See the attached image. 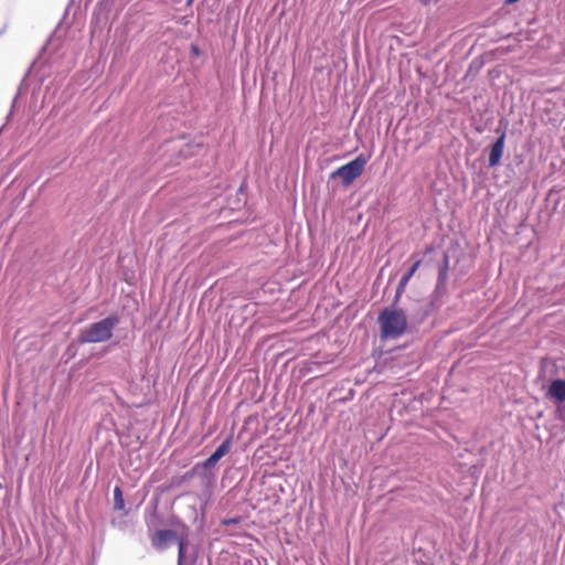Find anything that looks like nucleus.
I'll list each match as a JSON object with an SVG mask.
<instances>
[{
  "label": "nucleus",
  "mask_w": 565,
  "mask_h": 565,
  "mask_svg": "<svg viewBox=\"0 0 565 565\" xmlns=\"http://www.w3.org/2000/svg\"><path fill=\"white\" fill-rule=\"evenodd\" d=\"M199 548L188 539L179 541L178 565H201L198 561Z\"/></svg>",
  "instance_id": "20e7f679"
},
{
  "label": "nucleus",
  "mask_w": 565,
  "mask_h": 565,
  "mask_svg": "<svg viewBox=\"0 0 565 565\" xmlns=\"http://www.w3.org/2000/svg\"><path fill=\"white\" fill-rule=\"evenodd\" d=\"M505 132H502L492 145L489 153V167L493 168L500 164L504 151Z\"/></svg>",
  "instance_id": "0eeeda50"
},
{
  "label": "nucleus",
  "mask_w": 565,
  "mask_h": 565,
  "mask_svg": "<svg viewBox=\"0 0 565 565\" xmlns=\"http://www.w3.org/2000/svg\"><path fill=\"white\" fill-rule=\"evenodd\" d=\"M119 323L118 315H110L105 319L89 324L79 335L82 342L97 343L104 342L111 338L113 330Z\"/></svg>",
  "instance_id": "f03ea898"
},
{
  "label": "nucleus",
  "mask_w": 565,
  "mask_h": 565,
  "mask_svg": "<svg viewBox=\"0 0 565 565\" xmlns=\"http://www.w3.org/2000/svg\"><path fill=\"white\" fill-rule=\"evenodd\" d=\"M150 539L154 548L163 551L171 544L177 543L179 545V541L182 537H179L178 533L173 530H158L151 534Z\"/></svg>",
  "instance_id": "39448f33"
},
{
  "label": "nucleus",
  "mask_w": 565,
  "mask_h": 565,
  "mask_svg": "<svg viewBox=\"0 0 565 565\" xmlns=\"http://www.w3.org/2000/svg\"><path fill=\"white\" fill-rule=\"evenodd\" d=\"M232 446V438H226L216 450L202 463L203 468L209 470L212 469L221 458L228 454Z\"/></svg>",
  "instance_id": "423d86ee"
},
{
  "label": "nucleus",
  "mask_w": 565,
  "mask_h": 565,
  "mask_svg": "<svg viewBox=\"0 0 565 565\" xmlns=\"http://www.w3.org/2000/svg\"><path fill=\"white\" fill-rule=\"evenodd\" d=\"M114 509L116 511L125 510L124 494H122V490L119 486H116L114 488Z\"/></svg>",
  "instance_id": "9d476101"
},
{
  "label": "nucleus",
  "mask_w": 565,
  "mask_h": 565,
  "mask_svg": "<svg viewBox=\"0 0 565 565\" xmlns=\"http://www.w3.org/2000/svg\"><path fill=\"white\" fill-rule=\"evenodd\" d=\"M196 467H198V466H195V467L193 468V470H192L191 472H186V476H188V477H191V476H193V473H194V470L196 469Z\"/></svg>",
  "instance_id": "ddd939ff"
},
{
  "label": "nucleus",
  "mask_w": 565,
  "mask_h": 565,
  "mask_svg": "<svg viewBox=\"0 0 565 565\" xmlns=\"http://www.w3.org/2000/svg\"><path fill=\"white\" fill-rule=\"evenodd\" d=\"M420 264H422L420 259L416 260L413 264V266L409 268V270L403 275V277L401 278L399 284L397 286V290H396L397 296H401L405 291V288H406L408 281L414 276V274L417 271Z\"/></svg>",
  "instance_id": "1a4fd4ad"
},
{
  "label": "nucleus",
  "mask_w": 565,
  "mask_h": 565,
  "mask_svg": "<svg viewBox=\"0 0 565 565\" xmlns=\"http://www.w3.org/2000/svg\"><path fill=\"white\" fill-rule=\"evenodd\" d=\"M192 50V53L195 55V56H199L200 55V50L196 45H192L191 47Z\"/></svg>",
  "instance_id": "f8f14e48"
},
{
  "label": "nucleus",
  "mask_w": 565,
  "mask_h": 565,
  "mask_svg": "<svg viewBox=\"0 0 565 565\" xmlns=\"http://www.w3.org/2000/svg\"><path fill=\"white\" fill-rule=\"evenodd\" d=\"M547 395L559 403H565V380H553L548 386Z\"/></svg>",
  "instance_id": "6e6552de"
},
{
  "label": "nucleus",
  "mask_w": 565,
  "mask_h": 565,
  "mask_svg": "<svg viewBox=\"0 0 565 565\" xmlns=\"http://www.w3.org/2000/svg\"><path fill=\"white\" fill-rule=\"evenodd\" d=\"M377 320L383 338L396 339L405 332L407 327L406 315L401 309L385 308Z\"/></svg>",
  "instance_id": "f257e3e1"
},
{
  "label": "nucleus",
  "mask_w": 565,
  "mask_h": 565,
  "mask_svg": "<svg viewBox=\"0 0 565 565\" xmlns=\"http://www.w3.org/2000/svg\"><path fill=\"white\" fill-rule=\"evenodd\" d=\"M154 518H156V515L153 514L151 516V519L147 520V525H148L149 529L154 526Z\"/></svg>",
  "instance_id": "9b49d317"
},
{
  "label": "nucleus",
  "mask_w": 565,
  "mask_h": 565,
  "mask_svg": "<svg viewBox=\"0 0 565 565\" xmlns=\"http://www.w3.org/2000/svg\"><path fill=\"white\" fill-rule=\"evenodd\" d=\"M366 163L367 158L361 153L354 160L334 170L330 178H340L342 184L349 186L363 173Z\"/></svg>",
  "instance_id": "7ed1b4c3"
}]
</instances>
